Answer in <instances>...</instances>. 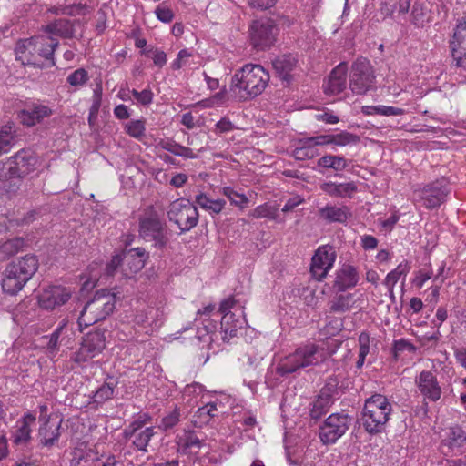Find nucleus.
<instances>
[{"instance_id":"48","label":"nucleus","mask_w":466,"mask_h":466,"mask_svg":"<svg viewBox=\"0 0 466 466\" xmlns=\"http://www.w3.org/2000/svg\"><path fill=\"white\" fill-rule=\"evenodd\" d=\"M277 208L265 203L254 208L251 212V216L256 218H267L275 219L277 217Z\"/></svg>"},{"instance_id":"53","label":"nucleus","mask_w":466,"mask_h":466,"mask_svg":"<svg viewBox=\"0 0 466 466\" xmlns=\"http://www.w3.org/2000/svg\"><path fill=\"white\" fill-rule=\"evenodd\" d=\"M426 15L427 10L421 5L415 4L411 11V22L416 26H423L427 21Z\"/></svg>"},{"instance_id":"29","label":"nucleus","mask_w":466,"mask_h":466,"mask_svg":"<svg viewBox=\"0 0 466 466\" xmlns=\"http://www.w3.org/2000/svg\"><path fill=\"white\" fill-rule=\"evenodd\" d=\"M319 155V151L311 137L302 138L298 141L292 156L297 160L312 159Z\"/></svg>"},{"instance_id":"16","label":"nucleus","mask_w":466,"mask_h":466,"mask_svg":"<svg viewBox=\"0 0 466 466\" xmlns=\"http://www.w3.org/2000/svg\"><path fill=\"white\" fill-rule=\"evenodd\" d=\"M122 258V274L130 278L144 268L148 254L143 248H135L123 251Z\"/></svg>"},{"instance_id":"1","label":"nucleus","mask_w":466,"mask_h":466,"mask_svg":"<svg viewBox=\"0 0 466 466\" xmlns=\"http://www.w3.org/2000/svg\"><path fill=\"white\" fill-rule=\"evenodd\" d=\"M269 78L268 72L262 66L246 64L231 77L230 91L239 100L247 101L262 94Z\"/></svg>"},{"instance_id":"28","label":"nucleus","mask_w":466,"mask_h":466,"mask_svg":"<svg viewBox=\"0 0 466 466\" xmlns=\"http://www.w3.org/2000/svg\"><path fill=\"white\" fill-rule=\"evenodd\" d=\"M320 189L330 197L345 198L350 197L357 190V186L354 182L340 184L325 182L320 185Z\"/></svg>"},{"instance_id":"9","label":"nucleus","mask_w":466,"mask_h":466,"mask_svg":"<svg viewBox=\"0 0 466 466\" xmlns=\"http://www.w3.org/2000/svg\"><path fill=\"white\" fill-rule=\"evenodd\" d=\"M352 418L344 412L330 414L319 427V437L325 445L334 444L350 429Z\"/></svg>"},{"instance_id":"4","label":"nucleus","mask_w":466,"mask_h":466,"mask_svg":"<svg viewBox=\"0 0 466 466\" xmlns=\"http://www.w3.org/2000/svg\"><path fill=\"white\" fill-rule=\"evenodd\" d=\"M392 406L386 396L374 394L365 400L362 410L363 427L370 434L381 432L390 420Z\"/></svg>"},{"instance_id":"51","label":"nucleus","mask_w":466,"mask_h":466,"mask_svg":"<svg viewBox=\"0 0 466 466\" xmlns=\"http://www.w3.org/2000/svg\"><path fill=\"white\" fill-rule=\"evenodd\" d=\"M151 420V417L143 413L137 416L124 431V432L135 433V431H143L145 426Z\"/></svg>"},{"instance_id":"24","label":"nucleus","mask_w":466,"mask_h":466,"mask_svg":"<svg viewBox=\"0 0 466 466\" xmlns=\"http://www.w3.org/2000/svg\"><path fill=\"white\" fill-rule=\"evenodd\" d=\"M246 320L240 315L235 313H225L221 319V333L224 341H229L236 337L238 329H242Z\"/></svg>"},{"instance_id":"19","label":"nucleus","mask_w":466,"mask_h":466,"mask_svg":"<svg viewBox=\"0 0 466 466\" xmlns=\"http://www.w3.org/2000/svg\"><path fill=\"white\" fill-rule=\"evenodd\" d=\"M358 281L359 274L357 269L350 265H343L336 272L333 288L339 292H343L348 289L355 287Z\"/></svg>"},{"instance_id":"33","label":"nucleus","mask_w":466,"mask_h":466,"mask_svg":"<svg viewBox=\"0 0 466 466\" xmlns=\"http://www.w3.org/2000/svg\"><path fill=\"white\" fill-rule=\"evenodd\" d=\"M332 404V399L329 394L321 392L312 403L310 410V417L313 420H318L326 414Z\"/></svg>"},{"instance_id":"38","label":"nucleus","mask_w":466,"mask_h":466,"mask_svg":"<svg viewBox=\"0 0 466 466\" xmlns=\"http://www.w3.org/2000/svg\"><path fill=\"white\" fill-rule=\"evenodd\" d=\"M362 113L365 115H380V116H401L405 113L404 109L379 105V106H365L362 107Z\"/></svg>"},{"instance_id":"60","label":"nucleus","mask_w":466,"mask_h":466,"mask_svg":"<svg viewBox=\"0 0 466 466\" xmlns=\"http://www.w3.org/2000/svg\"><path fill=\"white\" fill-rule=\"evenodd\" d=\"M204 392L203 385L194 382L192 384H188L184 389V395L189 397L190 399L198 396Z\"/></svg>"},{"instance_id":"43","label":"nucleus","mask_w":466,"mask_h":466,"mask_svg":"<svg viewBox=\"0 0 466 466\" xmlns=\"http://www.w3.org/2000/svg\"><path fill=\"white\" fill-rule=\"evenodd\" d=\"M370 335L366 332H361L359 336V357L356 362L357 369H361L364 365L366 357L370 351Z\"/></svg>"},{"instance_id":"35","label":"nucleus","mask_w":466,"mask_h":466,"mask_svg":"<svg viewBox=\"0 0 466 466\" xmlns=\"http://www.w3.org/2000/svg\"><path fill=\"white\" fill-rule=\"evenodd\" d=\"M410 270V266L408 261L400 263L396 268L387 274L383 284L386 288L391 289V287H394L401 277L405 279Z\"/></svg>"},{"instance_id":"37","label":"nucleus","mask_w":466,"mask_h":466,"mask_svg":"<svg viewBox=\"0 0 466 466\" xmlns=\"http://www.w3.org/2000/svg\"><path fill=\"white\" fill-rule=\"evenodd\" d=\"M195 201L203 209L212 211L216 214L220 213L226 205L224 199H210L203 193L197 195Z\"/></svg>"},{"instance_id":"41","label":"nucleus","mask_w":466,"mask_h":466,"mask_svg":"<svg viewBox=\"0 0 466 466\" xmlns=\"http://www.w3.org/2000/svg\"><path fill=\"white\" fill-rule=\"evenodd\" d=\"M15 140V131L13 127L5 125L0 129V156L10 150Z\"/></svg>"},{"instance_id":"40","label":"nucleus","mask_w":466,"mask_h":466,"mask_svg":"<svg viewBox=\"0 0 466 466\" xmlns=\"http://www.w3.org/2000/svg\"><path fill=\"white\" fill-rule=\"evenodd\" d=\"M116 385L111 382L103 383L94 393L92 396L93 402L100 405L110 400L115 391Z\"/></svg>"},{"instance_id":"27","label":"nucleus","mask_w":466,"mask_h":466,"mask_svg":"<svg viewBox=\"0 0 466 466\" xmlns=\"http://www.w3.org/2000/svg\"><path fill=\"white\" fill-rule=\"evenodd\" d=\"M35 421V416L31 413H25L21 420L17 421V429L14 433V442L15 444H25L31 439V425Z\"/></svg>"},{"instance_id":"45","label":"nucleus","mask_w":466,"mask_h":466,"mask_svg":"<svg viewBox=\"0 0 466 466\" xmlns=\"http://www.w3.org/2000/svg\"><path fill=\"white\" fill-rule=\"evenodd\" d=\"M222 194L230 200L232 205H235L239 208L246 207L248 202V198L244 194H240L235 191L230 187H223Z\"/></svg>"},{"instance_id":"61","label":"nucleus","mask_w":466,"mask_h":466,"mask_svg":"<svg viewBox=\"0 0 466 466\" xmlns=\"http://www.w3.org/2000/svg\"><path fill=\"white\" fill-rule=\"evenodd\" d=\"M278 0H248V5L258 10H267L273 7Z\"/></svg>"},{"instance_id":"50","label":"nucleus","mask_w":466,"mask_h":466,"mask_svg":"<svg viewBox=\"0 0 466 466\" xmlns=\"http://www.w3.org/2000/svg\"><path fill=\"white\" fill-rule=\"evenodd\" d=\"M179 443L184 449H199L202 446L203 441L195 432L188 431L180 438Z\"/></svg>"},{"instance_id":"20","label":"nucleus","mask_w":466,"mask_h":466,"mask_svg":"<svg viewBox=\"0 0 466 466\" xmlns=\"http://www.w3.org/2000/svg\"><path fill=\"white\" fill-rule=\"evenodd\" d=\"M15 59L22 65H34L42 67L38 64V55L35 53L32 38L20 39L15 48Z\"/></svg>"},{"instance_id":"22","label":"nucleus","mask_w":466,"mask_h":466,"mask_svg":"<svg viewBox=\"0 0 466 466\" xmlns=\"http://www.w3.org/2000/svg\"><path fill=\"white\" fill-rule=\"evenodd\" d=\"M347 70V64L340 63L331 71L329 80L323 86L325 93L335 95L345 89Z\"/></svg>"},{"instance_id":"31","label":"nucleus","mask_w":466,"mask_h":466,"mask_svg":"<svg viewBox=\"0 0 466 466\" xmlns=\"http://www.w3.org/2000/svg\"><path fill=\"white\" fill-rule=\"evenodd\" d=\"M154 435V427H146L143 431H135V433L124 432L125 438L132 439L133 445L143 452L147 451V445Z\"/></svg>"},{"instance_id":"2","label":"nucleus","mask_w":466,"mask_h":466,"mask_svg":"<svg viewBox=\"0 0 466 466\" xmlns=\"http://www.w3.org/2000/svg\"><path fill=\"white\" fill-rule=\"evenodd\" d=\"M327 358L328 353L324 348L314 343L301 345L279 362L277 372L281 376L291 374L300 369L319 365Z\"/></svg>"},{"instance_id":"34","label":"nucleus","mask_w":466,"mask_h":466,"mask_svg":"<svg viewBox=\"0 0 466 466\" xmlns=\"http://www.w3.org/2000/svg\"><path fill=\"white\" fill-rule=\"evenodd\" d=\"M25 246V240L21 238L8 239L0 246V259L6 260L17 254Z\"/></svg>"},{"instance_id":"8","label":"nucleus","mask_w":466,"mask_h":466,"mask_svg":"<svg viewBox=\"0 0 466 466\" xmlns=\"http://www.w3.org/2000/svg\"><path fill=\"white\" fill-rule=\"evenodd\" d=\"M376 76L370 62L366 58L357 59L351 66L350 88L354 94L364 95L375 87Z\"/></svg>"},{"instance_id":"39","label":"nucleus","mask_w":466,"mask_h":466,"mask_svg":"<svg viewBox=\"0 0 466 466\" xmlns=\"http://www.w3.org/2000/svg\"><path fill=\"white\" fill-rule=\"evenodd\" d=\"M352 303V294L339 295L330 301V311L334 313H344L351 309Z\"/></svg>"},{"instance_id":"15","label":"nucleus","mask_w":466,"mask_h":466,"mask_svg":"<svg viewBox=\"0 0 466 466\" xmlns=\"http://www.w3.org/2000/svg\"><path fill=\"white\" fill-rule=\"evenodd\" d=\"M71 290L61 286H52L44 289L38 296L39 306L46 309H54L64 305L71 298Z\"/></svg>"},{"instance_id":"30","label":"nucleus","mask_w":466,"mask_h":466,"mask_svg":"<svg viewBox=\"0 0 466 466\" xmlns=\"http://www.w3.org/2000/svg\"><path fill=\"white\" fill-rule=\"evenodd\" d=\"M44 32L49 35H58L63 38H71L74 35L75 29L73 24L66 19H58L54 23L47 25Z\"/></svg>"},{"instance_id":"49","label":"nucleus","mask_w":466,"mask_h":466,"mask_svg":"<svg viewBox=\"0 0 466 466\" xmlns=\"http://www.w3.org/2000/svg\"><path fill=\"white\" fill-rule=\"evenodd\" d=\"M450 46L456 66L466 70V49L457 47V44L454 41H451Z\"/></svg>"},{"instance_id":"18","label":"nucleus","mask_w":466,"mask_h":466,"mask_svg":"<svg viewBox=\"0 0 466 466\" xmlns=\"http://www.w3.org/2000/svg\"><path fill=\"white\" fill-rule=\"evenodd\" d=\"M14 166V174L16 177H22L29 174L35 169L36 159L30 150L22 149L18 151L14 157L9 158Z\"/></svg>"},{"instance_id":"5","label":"nucleus","mask_w":466,"mask_h":466,"mask_svg":"<svg viewBox=\"0 0 466 466\" xmlns=\"http://www.w3.org/2000/svg\"><path fill=\"white\" fill-rule=\"evenodd\" d=\"M116 307V295L106 289L96 291L86 302L78 318L80 326H91L110 315Z\"/></svg>"},{"instance_id":"63","label":"nucleus","mask_w":466,"mask_h":466,"mask_svg":"<svg viewBox=\"0 0 466 466\" xmlns=\"http://www.w3.org/2000/svg\"><path fill=\"white\" fill-rule=\"evenodd\" d=\"M304 198L300 196H294L287 200L285 205L282 208V211L284 213H288L292 211L295 208H297L299 205L304 203Z\"/></svg>"},{"instance_id":"25","label":"nucleus","mask_w":466,"mask_h":466,"mask_svg":"<svg viewBox=\"0 0 466 466\" xmlns=\"http://www.w3.org/2000/svg\"><path fill=\"white\" fill-rule=\"evenodd\" d=\"M273 68L279 78L289 82L290 73L297 66V59L292 55H282L272 60Z\"/></svg>"},{"instance_id":"58","label":"nucleus","mask_w":466,"mask_h":466,"mask_svg":"<svg viewBox=\"0 0 466 466\" xmlns=\"http://www.w3.org/2000/svg\"><path fill=\"white\" fill-rule=\"evenodd\" d=\"M393 349L396 356L403 351L413 353L416 350V347L413 344L403 339L396 340Z\"/></svg>"},{"instance_id":"64","label":"nucleus","mask_w":466,"mask_h":466,"mask_svg":"<svg viewBox=\"0 0 466 466\" xmlns=\"http://www.w3.org/2000/svg\"><path fill=\"white\" fill-rule=\"evenodd\" d=\"M65 324L57 327L55 331L50 335L49 341L47 343V349L51 351H54L57 349L58 339L61 334V331L64 328Z\"/></svg>"},{"instance_id":"44","label":"nucleus","mask_w":466,"mask_h":466,"mask_svg":"<svg viewBox=\"0 0 466 466\" xmlns=\"http://www.w3.org/2000/svg\"><path fill=\"white\" fill-rule=\"evenodd\" d=\"M126 132L132 137L142 140L145 137L146 125L144 120H131L125 125Z\"/></svg>"},{"instance_id":"14","label":"nucleus","mask_w":466,"mask_h":466,"mask_svg":"<svg viewBox=\"0 0 466 466\" xmlns=\"http://www.w3.org/2000/svg\"><path fill=\"white\" fill-rule=\"evenodd\" d=\"M415 384L424 400L436 402L441 397V388L437 377L430 370H422L415 379Z\"/></svg>"},{"instance_id":"57","label":"nucleus","mask_w":466,"mask_h":466,"mask_svg":"<svg viewBox=\"0 0 466 466\" xmlns=\"http://www.w3.org/2000/svg\"><path fill=\"white\" fill-rule=\"evenodd\" d=\"M135 99L143 106H148L152 103L153 100V93L150 89H144L140 92L133 89L131 91Z\"/></svg>"},{"instance_id":"62","label":"nucleus","mask_w":466,"mask_h":466,"mask_svg":"<svg viewBox=\"0 0 466 466\" xmlns=\"http://www.w3.org/2000/svg\"><path fill=\"white\" fill-rule=\"evenodd\" d=\"M158 146L162 149L168 151L175 156H177L178 148L180 147L181 145L172 139H165V140H161L158 143Z\"/></svg>"},{"instance_id":"7","label":"nucleus","mask_w":466,"mask_h":466,"mask_svg":"<svg viewBox=\"0 0 466 466\" xmlns=\"http://www.w3.org/2000/svg\"><path fill=\"white\" fill-rule=\"evenodd\" d=\"M167 214L169 221L177 226L180 233L189 231L198 223L199 214L197 207L186 198H178L171 202Z\"/></svg>"},{"instance_id":"13","label":"nucleus","mask_w":466,"mask_h":466,"mask_svg":"<svg viewBox=\"0 0 466 466\" xmlns=\"http://www.w3.org/2000/svg\"><path fill=\"white\" fill-rule=\"evenodd\" d=\"M337 255L333 247H319L311 259L310 272L314 279L322 280L332 268Z\"/></svg>"},{"instance_id":"42","label":"nucleus","mask_w":466,"mask_h":466,"mask_svg":"<svg viewBox=\"0 0 466 466\" xmlns=\"http://www.w3.org/2000/svg\"><path fill=\"white\" fill-rule=\"evenodd\" d=\"M360 137L348 131H340L332 134V145L336 147H346L360 143Z\"/></svg>"},{"instance_id":"6","label":"nucleus","mask_w":466,"mask_h":466,"mask_svg":"<svg viewBox=\"0 0 466 466\" xmlns=\"http://www.w3.org/2000/svg\"><path fill=\"white\" fill-rule=\"evenodd\" d=\"M138 233L143 239L152 241L157 248H165L169 241L166 222L154 210H149L139 218Z\"/></svg>"},{"instance_id":"17","label":"nucleus","mask_w":466,"mask_h":466,"mask_svg":"<svg viewBox=\"0 0 466 466\" xmlns=\"http://www.w3.org/2000/svg\"><path fill=\"white\" fill-rule=\"evenodd\" d=\"M31 38L34 41L35 53L38 56L44 58L49 66H54L56 65L54 52L59 45L58 40L46 33Z\"/></svg>"},{"instance_id":"56","label":"nucleus","mask_w":466,"mask_h":466,"mask_svg":"<svg viewBox=\"0 0 466 466\" xmlns=\"http://www.w3.org/2000/svg\"><path fill=\"white\" fill-rule=\"evenodd\" d=\"M237 127L229 120L228 117H222L217 124L215 125L214 132L218 135H221L224 133H228L235 130Z\"/></svg>"},{"instance_id":"12","label":"nucleus","mask_w":466,"mask_h":466,"mask_svg":"<svg viewBox=\"0 0 466 466\" xmlns=\"http://www.w3.org/2000/svg\"><path fill=\"white\" fill-rule=\"evenodd\" d=\"M251 45L256 49H265L275 42L276 26L270 19L254 21L249 26Z\"/></svg>"},{"instance_id":"55","label":"nucleus","mask_w":466,"mask_h":466,"mask_svg":"<svg viewBox=\"0 0 466 466\" xmlns=\"http://www.w3.org/2000/svg\"><path fill=\"white\" fill-rule=\"evenodd\" d=\"M155 14L157 19L163 23H170L174 18L173 11L164 4L156 8Z\"/></svg>"},{"instance_id":"59","label":"nucleus","mask_w":466,"mask_h":466,"mask_svg":"<svg viewBox=\"0 0 466 466\" xmlns=\"http://www.w3.org/2000/svg\"><path fill=\"white\" fill-rule=\"evenodd\" d=\"M123 265V258L122 253L116 255L112 258L109 263H107L106 268V273L108 276H113L116 272L117 268L120 267L122 268Z\"/></svg>"},{"instance_id":"46","label":"nucleus","mask_w":466,"mask_h":466,"mask_svg":"<svg viewBox=\"0 0 466 466\" xmlns=\"http://www.w3.org/2000/svg\"><path fill=\"white\" fill-rule=\"evenodd\" d=\"M448 441L451 447H461L466 441V433L460 427H452L449 430Z\"/></svg>"},{"instance_id":"10","label":"nucleus","mask_w":466,"mask_h":466,"mask_svg":"<svg viewBox=\"0 0 466 466\" xmlns=\"http://www.w3.org/2000/svg\"><path fill=\"white\" fill-rule=\"evenodd\" d=\"M106 348L105 332L94 330L82 338L79 349L72 356V360L82 365L99 355Z\"/></svg>"},{"instance_id":"54","label":"nucleus","mask_w":466,"mask_h":466,"mask_svg":"<svg viewBox=\"0 0 466 466\" xmlns=\"http://www.w3.org/2000/svg\"><path fill=\"white\" fill-rule=\"evenodd\" d=\"M14 166L9 158L6 161H0V183H5L13 178H17L14 174Z\"/></svg>"},{"instance_id":"36","label":"nucleus","mask_w":466,"mask_h":466,"mask_svg":"<svg viewBox=\"0 0 466 466\" xmlns=\"http://www.w3.org/2000/svg\"><path fill=\"white\" fill-rule=\"evenodd\" d=\"M318 166L336 171H342L348 167V161L340 156L326 155L318 160Z\"/></svg>"},{"instance_id":"32","label":"nucleus","mask_w":466,"mask_h":466,"mask_svg":"<svg viewBox=\"0 0 466 466\" xmlns=\"http://www.w3.org/2000/svg\"><path fill=\"white\" fill-rule=\"evenodd\" d=\"M96 453L90 449L76 448L72 451L71 466H94Z\"/></svg>"},{"instance_id":"23","label":"nucleus","mask_w":466,"mask_h":466,"mask_svg":"<svg viewBox=\"0 0 466 466\" xmlns=\"http://www.w3.org/2000/svg\"><path fill=\"white\" fill-rule=\"evenodd\" d=\"M52 114V109L47 106L38 104L22 110L19 114V118L23 125L33 127L46 117H49Z\"/></svg>"},{"instance_id":"21","label":"nucleus","mask_w":466,"mask_h":466,"mask_svg":"<svg viewBox=\"0 0 466 466\" xmlns=\"http://www.w3.org/2000/svg\"><path fill=\"white\" fill-rule=\"evenodd\" d=\"M319 216L327 223L345 224L352 214L347 206L326 205L319 209Z\"/></svg>"},{"instance_id":"11","label":"nucleus","mask_w":466,"mask_h":466,"mask_svg":"<svg viewBox=\"0 0 466 466\" xmlns=\"http://www.w3.org/2000/svg\"><path fill=\"white\" fill-rule=\"evenodd\" d=\"M449 193V183L445 178L427 184L421 189L415 191L418 200L428 209L441 206L445 202Z\"/></svg>"},{"instance_id":"52","label":"nucleus","mask_w":466,"mask_h":466,"mask_svg":"<svg viewBox=\"0 0 466 466\" xmlns=\"http://www.w3.org/2000/svg\"><path fill=\"white\" fill-rule=\"evenodd\" d=\"M66 80L73 86H81L87 82L88 74L85 69L79 68L71 73Z\"/></svg>"},{"instance_id":"47","label":"nucleus","mask_w":466,"mask_h":466,"mask_svg":"<svg viewBox=\"0 0 466 466\" xmlns=\"http://www.w3.org/2000/svg\"><path fill=\"white\" fill-rule=\"evenodd\" d=\"M180 416V410L176 407L172 411L163 417L160 424L158 425L159 429L165 431L172 429L179 422Z\"/></svg>"},{"instance_id":"3","label":"nucleus","mask_w":466,"mask_h":466,"mask_svg":"<svg viewBox=\"0 0 466 466\" xmlns=\"http://www.w3.org/2000/svg\"><path fill=\"white\" fill-rule=\"evenodd\" d=\"M38 268V260L34 255H26L17 261L10 263L2 279V289L5 293L17 294L34 276Z\"/></svg>"},{"instance_id":"26","label":"nucleus","mask_w":466,"mask_h":466,"mask_svg":"<svg viewBox=\"0 0 466 466\" xmlns=\"http://www.w3.org/2000/svg\"><path fill=\"white\" fill-rule=\"evenodd\" d=\"M60 424L61 420L58 422L50 420L49 422L41 423L38 435L40 442L44 446H52L58 441L60 436Z\"/></svg>"}]
</instances>
